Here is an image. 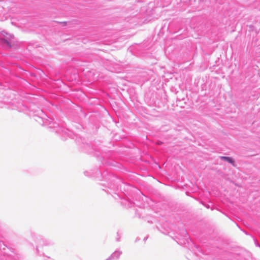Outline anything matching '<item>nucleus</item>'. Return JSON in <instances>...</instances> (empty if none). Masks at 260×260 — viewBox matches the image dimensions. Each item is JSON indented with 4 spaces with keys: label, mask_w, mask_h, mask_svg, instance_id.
<instances>
[{
    "label": "nucleus",
    "mask_w": 260,
    "mask_h": 260,
    "mask_svg": "<svg viewBox=\"0 0 260 260\" xmlns=\"http://www.w3.org/2000/svg\"><path fill=\"white\" fill-rule=\"evenodd\" d=\"M221 158L225 160V161H227L228 162L232 164H234V161L232 159V158L230 157H226V156H222L221 157Z\"/></svg>",
    "instance_id": "nucleus-1"
},
{
    "label": "nucleus",
    "mask_w": 260,
    "mask_h": 260,
    "mask_svg": "<svg viewBox=\"0 0 260 260\" xmlns=\"http://www.w3.org/2000/svg\"><path fill=\"white\" fill-rule=\"evenodd\" d=\"M2 43L4 45L8 46L9 48H11L12 47L11 43L5 39L2 40Z\"/></svg>",
    "instance_id": "nucleus-2"
}]
</instances>
